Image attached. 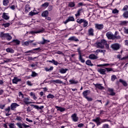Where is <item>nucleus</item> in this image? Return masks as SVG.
I'll return each mask as SVG.
<instances>
[{
	"mask_svg": "<svg viewBox=\"0 0 128 128\" xmlns=\"http://www.w3.org/2000/svg\"><path fill=\"white\" fill-rule=\"evenodd\" d=\"M12 61H13V60L12 58H5L4 60V62L5 63H8V62H11Z\"/></svg>",
	"mask_w": 128,
	"mask_h": 128,
	"instance_id": "f704fd0d",
	"label": "nucleus"
},
{
	"mask_svg": "<svg viewBox=\"0 0 128 128\" xmlns=\"http://www.w3.org/2000/svg\"><path fill=\"white\" fill-rule=\"evenodd\" d=\"M89 124H90V127L92 128H94L95 127V124L94 123L92 122H90L89 123Z\"/></svg>",
	"mask_w": 128,
	"mask_h": 128,
	"instance_id": "052dcab7",
	"label": "nucleus"
},
{
	"mask_svg": "<svg viewBox=\"0 0 128 128\" xmlns=\"http://www.w3.org/2000/svg\"><path fill=\"white\" fill-rule=\"evenodd\" d=\"M128 10V6L126 5L124 6L123 10Z\"/></svg>",
	"mask_w": 128,
	"mask_h": 128,
	"instance_id": "bf43d9fd",
	"label": "nucleus"
},
{
	"mask_svg": "<svg viewBox=\"0 0 128 128\" xmlns=\"http://www.w3.org/2000/svg\"><path fill=\"white\" fill-rule=\"evenodd\" d=\"M38 76L37 73H36V72H32V75H31V76H32V77H35V76Z\"/></svg>",
	"mask_w": 128,
	"mask_h": 128,
	"instance_id": "864d4df0",
	"label": "nucleus"
},
{
	"mask_svg": "<svg viewBox=\"0 0 128 128\" xmlns=\"http://www.w3.org/2000/svg\"><path fill=\"white\" fill-rule=\"evenodd\" d=\"M30 7L28 4L26 5L25 6V12H28L30 11Z\"/></svg>",
	"mask_w": 128,
	"mask_h": 128,
	"instance_id": "5701e85b",
	"label": "nucleus"
},
{
	"mask_svg": "<svg viewBox=\"0 0 128 128\" xmlns=\"http://www.w3.org/2000/svg\"><path fill=\"white\" fill-rule=\"evenodd\" d=\"M106 72H112V69L110 68H105V69Z\"/></svg>",
	"mask_w": 128,
	"mask_h": 128,
	"instance_id": "13d9d810",
	"label": "nucleus"
},
{
	"mask_svg": "<svg viewBox=\"0 0 128 128\" xmlns=\"http://www.w3.org/2000/svg\"><path fill=\"white\" fill-rule=\"evenodd\" d=\"M123 16L126 18H128V11H126L123 14Z\"/></svg>",
	"mask_w": 128,
	"mask_h": 128,
	"instance_id": "ea45409f",
	"label": "nucleus"
},
{
	"mask_svg": "<svg viewBox=\"0 0 128 128\" xmlns=\"http://www.w3.org/2000/svg\"><path fill=\"white\" fill-rule=\"evenodd\" d=\"M94 86L96 88H98L100 90H102L104 89V87L102 86L101 84H94Z\"/></svg>",
	"mask_w": 128,
	"mask_h": 128,
	"instance_id": "4be33fe9",
	"label": "nucleus"
},
{
	"mask_svg": "<svg viewBox=\"0 0 128 128\" xmlns=\"http://www.w3.org/2000/svg\"><path fill=\"white\" fill-rule=\"evenodd\" d=\"M17 8L16 6L15 5H12L10 7V9L12 10H14L16 8Z\"/></svg>",
	"mask_w": 128,
	"mask_h": 128,
	"instance_id": "3c124183",
	"label": "nucleus"
},
{
	"mask_svg": "<svg viewBox=\"0 0 128 128\" xmlns=\"http://www.w3.org/2000/svg\"><path fill=\"white\" fill-rule=\"evenodd\" d=\"M108 92H110V96H114L116 94V93L114 92V89L112 88H108Z\"/></svg>",
	"mask_w": 128,
	"mask_h": 128,
	"instance_id": "412c9836",
	"label": "nucleus"
},
{
	"mask_svg": "<svg viewBox=\"0 0 128 128\" xmlns=\"http://www.w3.org/2000/svg\"><path fill=\"white\" fill-rule=\"evenodd\" d=\"M82 23L84 24H83V26H84V28H86V26H88V22L87 20H85L84 22Z\"/></svg>",
	"mask_w": 128,
	"mask_h": 128,
	"instance_id": "49530a36",
	"label": "nucleus"
},
{
	"mask_svg": "<svg viewBox=\"0 0 128 128\" xmlns=\"http://www.w3.org/2000/svg\"><path fill=\"white\" fill-rule=\"evenodd\" d=\"M86 20L82 19V18H78L76 20V22H77L79 24H82L83 22L86 21Z\"/></svg>",
	"mask_w": 128,
	"mask_h": 128,
	"instance_id": "bb28decb",
	"label": "nucleus"
},
{
	"mask_svg": "<svg viewBox=\"0 0 128 128\" xmlns=\"http://www.w3.org/2000/svg\"><path fill=\"white\" fill-rule=\"evenodd\" d=\"M68 68H65V69L62 68L60 70V74H66V72H68Z\"/></svg>",
	"mask_w": 128,
	"mask_h": 128,
	"instance_id": "2f4dec72",
	"label": "nucleus"
},
{
	"mask_svg": "<svg viewBox=\"0 0 128 128\" xmlns=\"http://www.w3.org/2000/svg\"><path fill=\"white\" fill-rule=\"evenodd\" d=\"M10 128H15L14 124H9Z\"/></svg>",
	"mask_w": 128,
	"mask_h": 128,
	"instance_id": "6e6d98bb",
	"label": "nucleus"
},
{
	"mask_svg": "<svg viewBox=\"0 0 128 128\" xmlns=\"http://www.w3.org/2000/svg\"><path fill=\"white\" fill-rule=\"evenodd\" d=\"M16 126H18V128H23V124L22 123H16Z\"/></svg>",
	"mask_w": 128,
	"mask_h": 128,
	"instance_id": "c03bdc74",
	"label": "nucleus"
},
{
	"mask_svg": "<svg viewBox=\"0 0 128 128\" xmlns=\"http://www.w3.org/2000/svg\"><path fill=\"white\" fill-rule=\"evenodd\" d=\"M10 26V23L3 24L2 26L4 28H8Z\"/></svg>",
	"mask_w": 128,
	"mask_h": 128,
	"instance_id": "09e8293b",
	"label": "nucleus"
},
{
	"mask_svg": "<svg viewBox=\"0 0 128 128\" xmlns=\"http://www.w3.org/2000/svg\"><path fill=\"white\" fill-rule=\"evenodd\" d=\"M98 72H100V74L102 75H106V69L100 68L98 70Z\"/></svg>",
	"mask_w": 128,
	"mask_h": 128,
	"instance_id": "f8f14e48",
	"label": "nucleus"
},
{
	"mask_svg": "<svg viewBox=\"0 0 128 128\" xmlns=\"http://www.w3.org/2000/svg\"><path fill=\"white\" fill-rule=\"evenodd\" d=\"M78 54H79V60L82 63L84 64L85 62V60L82 58L81 52L79 50H78Z\"/></svg>",
	"mask_w": 128,
	"mask_h": 128,
	"instance_id": "1a4fd4ad",
	"label": "nucleus"
},
{
	"mask_svg": "<svg viewBox=\"0 0 128 128\" xmlns=\"http://www.w3.org/2000/svg\"><path fill=\"white\" fill-rule=\"evenodd\" d=\"M9 3V0H3L2 4L3 6H6Z\"/></svg>",
	"mask_w": 128,
	"mask_h": 128,
	"instance_id": "c9c22d12",
	"label": "nucleus"
},
{
	"mask_svg": "<svg viewBox=\"0 0 128 128\" xmlns=\"http://www.w3.org/2000/svg\"><path fill=\"white\" fill-rule=\"evenodd\" d=\"M75 20L73 16H69L68 18L65 21H64L62 22L63 24H66L68 22H74Z\"/></svg>",
	"mask_w": 128,
	"mask_h": 128,
	"instance_id": "39448f33",
	"label": "nucleus"
},
{
	"mask_svg": "<svg viewBox=\"0 0 128 128\" xmlns=\"http://www.w3.org/2000/svg\"><path fill=\"white\" fill-rule=\"evenodd\" d=\"M90 94V90H86V91L83 92V96L84 97H87L88 94Z\"/></svg>",
	"mask_w": 128,
	"mask_h": 128,
	"instance_id": "dca6fc26",
	"label": "nucleus"
},
{
	"mask_svg": "<svg viewBox=\"0 0 128 128\" xmlns=\"http://www.w3.org/2000/svg\"><path fill=\"white\" fill-rule=\"evenodd\" d=\"M54 98V96L52 94H49L48 96H47V98Z\"/></svg>",
	"mask_w": 128,
	"mask_h": 128,
	"instance_id": "a18cd8bd",
	"label": "nucleus"
},
{
	"mask_svg": "<svg viewBox=\"0 0 128 128\" xmlns=\"http://www.w3.org/2000/svg\"><path fill=\"white\" fill-rule=\"evenodd\" d=\"M94 29H92V28H89V30H88V36H94Z\"/></svg>",
	"mask_w": 128,
	"mask_h": 128,
	"instance_id": "ddd939ff",
	"label": "nucleus"
},
{
	"mask_svg": "<svg viewBox=\"0 0 128 128\" xmlns=\"http://www.w3.org/2000/svg\"><path fill=\"white\" fill-rule=\"evenodd\" d=\"M124 32L127 34H128V28H125L124 30Z\"/></svg>",
	"mask_w": 128,
	"mask_h": 128,
	"instance_id": "774afa93",
	"label": "nucleus"
},
{
	"mask_svg": "<svg viewBox=\"0 0 128 128\" xmlns=\"http://www.w3.org/2000/svg\"><path fill=\"white\" fill-rule=\"evenodd\" d=\"M26 84H27L28 86H33V84H32V82L30 81H29V80H28L26 82Z\"/></svg>",
	"mask_w": 128,
	"mask_h": 128,
	"instance_id": "8fccbe9b",
	"label": "nucleus"
},
{
	"mask_svg": "<svg viewBox=\"0 0 128 128\" xmlns=\"http://www.w3.org/2000/svg\"><path fill=\"white\" fill-rule=\"evenodd\" d=\"M68 6L70 8H74L75 6V4L74 2H68Z\"/></svg>",
	"mask_w": 128,
	"mask_h": 128,
	"instance_id": "c85d7f7f",
	"label": "nucleus"
},
{
	"mask_svg": "<svg viewBox=\"0 0 128 128\" xmlns=\"http://www.w3.org/2000/svg\"><path fill=\"white\" fill-rule=\"evenodd\" d=\"M120 82L122 84H123V86H128V84L126 83V82L125 80H122V79H120Z\"/></svg>",
	"mask_w": 128,
	"mask_h": 128,
	"instance_id": "cd10ccee",
	"label": "nucleus"
},
{
	"mask_svg": "<svg viewBox=\"0 0 128 128\" xmlns=\"http://www.w3.org/2000/svg\"><path fill=\"white\" fill-rule=\"evenodd\" d=\"M40 50V48H34L32 50H28L26 52H25V54H26V53H33V51H34V50Z\"/></svg>",
	"mask_w": 128,
	"mask_h": 128,
	"instance_id": "7c9ffc66",
	"label": "nucleus"
},
{
	"mask_svg": "<svg viewBox=\"0 0 128 128\" xmlns=\"http://www.w3.org/2000/svg\"><path fill=\"white\" fill-rule=\"evenodd\" d=\"M18 106H20L19 104L17 103L14 102L11 104V106H10V108L12 110H15L16 108Z\"/></svg>",
	"mask_w": 128,
	"mask_h": 128,
	"instance_id": "6e6552de",
	"label": "nucleus"
},
{
	"mask_svg": "<svg viewBox=\"0 0 128 128\" xmlns=\"http://www.w3.org/2000/svg\"><path fill=\"white\" fill-rule=\"evenodd\" d=\"M29 100L30 99L28 98H24V99H23V102H24L26 104H29Z\"/></svg>",
	"mask_w": 128,
	"mask_h": 128,
	"instance_id": "c756f323",
	"label": "nucleus"
},
{
	"mask_svg": "<svg viewBox=\"0 0 128 128\" xmlns=\"http://www.w3.org/2000/svg\"><path fill=\"white\" fill-rule=\"evenodd\" d=\"M111 48L115 50H119L120 48V45L118 43H115L111 45Z\"/></svg>",
	"mask_w": 128,
	"mask_h": 128,
	"instance_id": "0eeeda50",
	"label": "nucleus"
},
{
	"mask_svg": "<svg viewBox=\"0 0 128 128\" xmlns=\"http://www.w3.org/2000/svg\"><path fill=\"white\" fill-rule=\"evenodd\" d=\"M2 18L5 20H8L10 16L8 15L6 13H3Z\"/></svg>",
	"mask_w": 128,
	"mask_h": 128,
	"instance_id": "f3484780",
	"label": "nucleus"
},
{
	"mask_svg": "<svg viewBox=\"0 0 128 128\" xmlns=\"http://www.w3.org/2000/svg\"><path fill=\"white\" fill-rule=\"evenodd\" d=\"M35 14H36V13L34 12H33L32 11H31L29 12L30 16H33Z\"/></svg>",
	"mask_w": 128,
	"mask_h": 128,
	"instance_id": "4d7b16f0",
	"label": "nucleus"
},
{
	"mask_svg": "<svg viewBox=\"0 0 128 128\" xmlns=\"http://www.w3.org/2000/svg\"><path fill=\"white\" fill-rule=\"evenodd\" d=\"M44 32V28L41 26H38L36 28L35 30L27 32V33L34 34H42Z\"/></svg>",
	"mask_w": 128,
	"mask_h": 128,
	"instance_id": "f03ea898",
	"label": "nucleus"
},
{
	"mask_svg": "<svg viewBox=\"0 0 128 128\" xmlns=\"http://www.w3.org/2000/svg\"><path fill=\"white\" fill-rule=\"evenodd\" d=\"M128 23V21H120V26H126Z\"/></svg>",
	"mask_w": 128,
	"mask_h": 128,
	"instance_id": "473e14b6",
	"label": "nucleus"
},
{
	"mask_svg": "<svg viewBox=\"0 0 128 128\" xmlns=\"http://www.w3.org/2000/svg\"><path fill=\"white\" fill-rule=\"evenodd\" d=\"M56 54H63V52L60 50H58L57 52H56Z\"/></svg>",
	"mask_w": 128,
	"mask_h": 128,
	"instance_id": "338daca9",
	"label": "nucleus"
},
{
	"mask_svg": "<svg viewBox=\"0 0 128 128\" xmlns=\"http://www.w3.org/2000/svg\"><path fill=\"white\" fill-rule=\"evenodd\" d=\"M102 128H110L109 125L108 124H104L103 126H102Z\"/></svg>",
	"mask_w": 128,
	"mask_h": 128,
	"instance_id": "5fc2aeb1",
	"label": "nucleus"
},
{
	"mask_svg": "<svg viewBox=\"0 0 128 128\" xmlns=\"http://www.w3.org/2000/svg\"><path fill=\"white\" fill-rule=\"evenodd\" d=\"M71 118L72 122H76L78 120V118L77 116V114L76 113L72 114Z\"/></svg>",
	"mask_w": 128,
	"mask_h": 128,
	"instance_id": "423d86ee",
	"label": "nucleus"
},
{
	"mask_svg": "<svg viewBox=\"0 0 128 128\" xmlns=\"http://www.w3.org/2000/svg\"><path fill=\"white\" fill-rule=\"evenodd\" d=\"M110 65V64H102L98 65V66H109Z\"/></svg>",
	"mask_w": 128,
	"mask_h": 128,
	"instance_id": "79ce46f5",
	"label": "nucleus"
},
{
	"mask_svg": "<svg viewBox=\"0 0 128 128\" xmlns=\"http://www.w3.org/2000/svg\"><path fill=\"white\" fill-rule=\"evenodd\" d=\"M96 44L97 48L103 49L106 46V49L109 48V45L108 44L106 40H102L100 42L96 43Z\"/></svg>",
	"mask_w": 128,
	"mask_h": 128,
	"instance_id": "f257e3e1",
	"label": "nucleus"
},
{
	"mask_svg": "<svg viewBox=\"0 0 128 128\" xmlns=\"http://www.w3.org/2000/svg\"><path fill=\"white\" fill-rule=\"evenodd\" d=\"M0 38L2 40H6L8 41H10L12 39V36L10 35L9 33H4L3 32H0Z\"/></svg>",
	"mask_w": 128,
	"mask_h": 128,
	"instance_id": "7ed1b4c3",
	"label": "nucleus"
},
{
	"mask_svg": "<svg viewBox=\"0 0 128 128\" xmlns=\"http://www.w3.org/2000/svg\"><path fill=\"white\" fill-rule=\"evenodd\" d=\"M95 27L98 30H102L104 28V25L102 24H96L95 25Z\"/></svg>",
	"mask_w": 128,
	"mask_h": 128,
	"instance_id": "aec40b11",
	"label": "nucleus"
},
{
	"mask_svg": "<svg viewBox=\"0 0 128 128\" xmlns=\"http://www.w3.org/2000/svg\"><path fill=\"white\" fill-rule=\"evenodd\" d=\"M68 40L70 42H79V40L78 38H76V36H70L68 38Z\"/></svg>",
	"mask_w": 128,
	"mask_h": 128,
	"instance_id": "9b49d317",
	"label": "nucleus"
},
{
	"mask_svg": "<svg viewBox=\"0 0 128 128\" xmlns=\"http://www.w3.org/2000/svg\"><path fill=\"white\" fill-rule=\"evenodd\" d=\"M53 82L56 84H62L63 83V82H62V81L60 80H53Z\"/></svg>",
	"mask_w": 128,
	"mask_h": 128,
	"instance_id": "e433bc0d",
	"label": "nucleus"
},
{
	"mask_svg": "<svg viewBox=\"0 0 128 128\" xmlns=\"http://www.w3.org/2000/svg\"><path fill=\"white\" fill-rule=\"evenodd\" d=\"M32 106L34 108L37 109L38 110H42V109H44V106H40V107L38 106L34 105V104H32Z\"/></svg>",
	"mask_w": 128,
	"mask_h": 128,
	"instance_id": "2eb2a0df",
	"label": "nucleus"
},
{
	"mask_svg": "<svg viewBox=\"0 0 128 128\" xmlns=\"http://www.w3.org/2000/svg\"><path fill=\"white\" fill-rule=\"evenodd\" d=\"M55 108L57 109L58 111H60V112H64L66 110V108L61 106H56Z\"/></svg>",
	"mask_w": 128,
	"mask_h": 128,
	"instance_id": "4468645a",
	"label": "nucleus"
},
{
	"mask_svg": "<svg viewBox=\"0 0 128 128\" xmlns=\"http://www.w3.org/2000/svg\"><path fill=\"white\" fill-rule=\"evenodd\" d=\"M92 121L96 122V125L98 126L100 125V118L97 117L95 119L92 120Z\"/></svg>",
	"mask_w": 128,
	"mask_h": 128,
	"instance_id": "9d476101",
	"label": "nucleus"
},
{
	"mask_svg": "<svg viewBox=\"0 0 128 128\" xmlns=\"http://www.w3.org/2000/svg\"><path fill=\"white\" fill-rule=\"evenodd\" d=\"M52 64H54V65L57 66L58 64V62L54 60V61H53Z\"/></svg>",
	"mask_w": 128,
	"mask_h": 128,
	"instance_id": "680f3d73",
	"label": "nucleus"
},
{
	"mask_svg": "<svg viewBox=\"0 0 128 128\" xmlns=\"http://www.w3.org/2000/svg\"><path fill=\"white\" fill-rule=\"evenodd\" d=\"M48 10H45L43 12L42 14V16L44 18H46V16H48Z\"/></svg>",
	"mask_w": 128,
	"mask_h": 128,
	"instance_id": "393cba45",
	"label": "nucleus"
},
{
	"mask_svg": "<svg viewBox=\"0 0 128 128\" xmlns=\"http://www.w3.org/2000/svg\"><path fill=\"white\" fill-rule=\"evenodd\" d=\"M53 8V6H49L48 8V11H52V10Z\"/></svg>",
	"mask_w": 128,
	"mask_h": 128,
	"instance_id": "0e129e2a",
	"label": "nucleus"
},
{
	"mask_svg": "<svg viewBox=\"0 0 128 128\" xmlns=\"http://www.w3.org/2000/svg\"><path fill=\"white\" fill-rule=\"evenodd\" d=\"M86 64L89 66H92L93 64H92V62H90V60H86Z\"/></svg>",
	"mask_w": 128,
	"mask_h": 128,
	"instance_id": "4c0bfd02",
	"label": "nucleus"
},
{
	"mask_svg": "<svg viewBox=\"0 0 128 128\" xmlns=\"http://www.w3.org/2000/svg\"><path fill=\"white\" fill-rule=\"evenodd\" d=\"M13 42L16 43V44H20V42L18 40H14Z\"/></svg>",
	"mask_w": 128,
	"mask_h": 128,
	"instance_id": "e2e57ef3",
	"label": "nucleus"
},
{
	"mask_svg": "<svg viewBox=\"0 0 128 128\" xmlns=\"http://www.w3.org/2000/svg\"><path fill=\"white\" fill-rule=\"evenodd\" d=\"M115 35H114L112 32H108L106 33V36L108 40H114Z\"/></svg>",
	"mask_w": 128,
	"mask_h": 128,
	"instance_id": "20e7f679",
	"label": "nucleus"
},
{
	"mask_svg": "<svg viewBox=\"0 0 128 128\" xmlns=\"http://www.w3.org/2000/svg\"><path fill=\"white\" fill-rule=\"evenodd\" d=\"M69 82H70L71 84H78V81L74 80H69Z\"/></svg>",
	"mask_w": 128,
	"mask_h": 128,
	"instance_id": "a878e982",
	"label": "nucleus"
},
{
	"mask_svg": "<svg viewBox=\"0 0 128 128\" xmlns=\"http://www.w3.org/2000/svg\"><path fill=\"white\" fill-rule=\"evenodd\" d=\"M41 6L43 8H46L48 6V2H45L44 4H42L41 5Z\"/></svg>",
	"mask_w": 128,
	"mask_h": 128,
	"instance_id": "58836bf2",
	"label": "nucleus"
},
{
	"mask_svg": "<svg viewBox=\"0 0 128 128\" xmlns=\"http://www.w3.org/2000/svg\"><path fill=\"white\" fill-rule=\"evenodd\" d=\"M88 58H89L92 60H96V58H98V57L96 55H94V54H92L90 55H89Z\"/></svg>",
	"mask_w": 128,
	"mask_h": 128,
	"instance_id": "a211bd4d",
	"label": "nucleus"
},
{
	"mask_svg": "<svg viewBox=\"0 0 128 128\" xmlns=\"http://www.w3.org/2000/svg\"><path fill=\"white\" fill-rule=\"evenodd\" d=\"M112 12L113 14H118L119 12V11L116 8H115L112 10Z\"/></svg>",
	"mask_w": 128,
	"mask_h": 128,
	"instance_id": "a19ab883",
	"label": "nucleus"
},
{
	"mask_svg": "<svg viewBox=\"0 0 128 128\" xmlns=\"http://www.w3.org/2000/svg\"><path fill=\"white\" fill-rule=\"evenodd\" d=\"M6 50L8 53H11V54L14 53V49L11 48H6Z\"/></svg>",
	"mask_w": 128,
	"mask_h": 128,
	"instance_id": "6ab92c4d",
	"label": "nucleus"
},
{
	"mask_svg": "<svg viewBox=\"0 0 128 128\" xmlns=\"http://www.w3.org/2000/svg\"><path fill=\"white\" fill-rule=\"evenodd\" d=\"M84 98L88 102H92V98H88V96H84Z\"/></svg>",
	"mask_w": 128,
	"mask_h": 128,
	"instance_id": "603ef678",
	"label": "nucleus"
},
{
	"mask_svg": "<svg viewBox=\"0 0 128 128\" xmlns=\"http://www.w3.org/2000/svg\"><path fill=\"white\" fill-rule=\"evenodd\" d=\"M82 10V9H79L77 11V13L76 14L75 16L76 18L78 17L80 14V12Z\"/></svg>",
	"mask_w": 128,
	"mask_h": 128,
	"instance_id": "72a5a7b5",
	"label": "nucleus"
},
{
	"mask_svg": "<svg viewBox=\"0 0 128 128\" xmlns=\"http://www.w3.org/2000/svg\"><path fill=\"white\" fill-rule=\"evenodd\" d=\"M20 81V79H18L17 77H14V78L12 80L14 84H17L18 82Z\"/></svg>",
	"mask_w": 128,
	"mask_h": 128,
	"instance_id": "b1692460",
	"label": "nucleus"
},
{
	"mask_svg": "<svg viewBox=\"0 0 128 128\" xmlns=\"http://www.w3.org/2000/svg\"><path fill=\"white\" fill-rule=\"evenodd\" d=\"M18 96H19V97H21V98H24V94H22L21 92H18Z\"/></svg>",
	"mask_w": 128,
	"mask_h": 128,
	"instance_id": "de8ad7c7",
	"label": "nucleus"
},
{
	"mask_svg": "<svg viewBox=\"0 0 128 128\" xmlns=\"http://www.w3.org/2000/svg\"><path fill=\"white\" fill-rule=\"evenodd\" d=\"M116 76L113 75V76H111V80L112 82H114V80H116Z\"/></svg>",
	"mask_w": 128,
	"mask_h": 128,
	"instance_id": "37998d69",
	"label": "nucleus"
},
{
	"mask_svg": "<svg viewBox=\"0 0 128 128\" xmlns=\"http://www.w3.org/2000/svg\"><path fill=\"white\" fill-rule=\"evenodd\" d=\"M30 126H29L28 125L24 123H23V128H30Z\"/></svg>",
	"mask_w": 128,
	"mask_h": 128,
	"instance_id": "69168bd1",
	"label": "nucleus"
}]
</instances>
